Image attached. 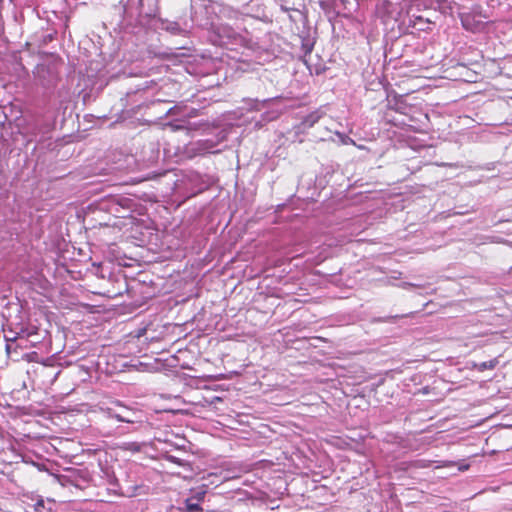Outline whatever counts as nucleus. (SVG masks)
Here are the masks:
<instances>
[{"instance_id": "1", "label": "nucleus", "mask_w": 512, "mask_h": 512, "mask_svg": "<svg viewBox=\"0 0 512 512\" xmlns=\"http://www.w3.org/2000/svg\"><path fill=\"white\" fill-rule=\"evenodd\" d=\"M415 0H379L377 13L383 19L398 21L405 12L407 15L412 11Z\"/></svg>"}, {"instance_id": "2", "label": "nucleus", "mask_w": 512, "mask_h": 512, "mask_svg": "<svg viewBox=\"0 0 512 512\" xmlns=\"http://www.w3.org/2000/svg\"><path fill=\"white\" fill-rule=\"evenodd\" d=\"M461 22L466 30L473 33L482 31L485 26L484 22L477 20L475 15L469 13L461 16Z\"/></svg>"}, {"instance_id": "3", "label": "nucleus", "mask_w": 512, "mask_h": 512, "mask_svg": "<svg viewBox=\"0 0 512 512\" xmlns=\"http://www.w3.org/2000/svg\"><path fill=\"white\" fill-rule=\"evenodd\" d=\"M498 363H499L498 359L494 358L489 361H485V362H481V363H473L472 368L479 372H483L485 370H493L498 365Z\"/></svg>"}, {"instance_id": "4", "label": "nucleus", "mask_w": 512, "mask_h": 512, "mask_svg": "<svg viewBox=\"0 0 512 512\" xmlns=\"http://www.w3.org/2000/svg\"><path fill=\"white\" fill-rule=\"evenodd\" d=\"M409 26L416 28L418 30H425L422 24H429V20H425L422 16H417L415 14H409Z\"/></svg>"}, {"instance_id": "5", "label": "nucleus", "mask_w": 512, "mask_h": 512, "mask_svg": "<svg viewBox=\"0 0 512 512\" xmlns=\"http://www.w3.org/2000/svg\"><path fill=\"white\" fill-rule=\"evenodd\" d=\"M321 118V115L315 111L307 115L304 120L302 121V124L307 127H312L314 124H316L319 119Z\"/></svg>"}, {"instance_id": "6", "label": "nucleus", "mask_w": 512, "mask_h": 512, "mask_svg": "<svg viewBox=\"0 0 512 512\" xmlns=\"http://www.w3.org/2000/svg\"><path fill=\"white\" fill-rule=\"evenodd\" d=\"M186 508L189 512L202 510L201 506L198 503H192L190 499L186 500Z\"/></svg>"}, {"instance_id": "7", "label": "nucleus", "mask_w": 512, "mask_h": 512, "mask_svg": "<svg viewBox=\"0 0 512 512\" xmlns=\"http://www.w3.org/2000/svg\"><path fill=\"white\" fill-rule=\"evenodd\" d=\"M431 464V461H428V460H417V461H414L413 463H411V466L412 467H416V468H428Z\"/></svg>"}, {"instance_id": "8", "label": "nucleus", "mask_w": 512, "mask_h": 512, "mask_svg": "<svg viewBox=\"0 0 512 512\" xmlns=\"http://www.w3.org/2000/svg\"><path fill=\"white\" fill-rule=\"evenodd\" d=\"M40 507H44V502L43 500H40L36 503L35 505V511H39L40 510Z\"/></svg>"}, {"instance_id": "9", "label": "nucleus", "mask_w": 512, "mask_h": 512, "mask_svg": "<svg viewBox=\"0 0 512 512\" xmlns=\"http://www.w3.org/2000/svg\"><path fill=\"white\" fill-rule=\"evenodd\" d=\"M115 417H116V419H117L118 421H121V422H129L128 420H125L124 418H122L120 415H116Z\"/></svg>"}, {"instance_id": "10", "label": "nucleus", "mask_w": 512, "mask_h": 512, "mask_svg": "<svg viewBox=\"0 0 512 512\" xmlns=\"http://www.w3.org/2000/svg\"><path fill=\"white\" fill-rule=\"evenodd\" d=\"M203 495H204V493L199 494L198 495V500H202L203 499Z\"/></svg>"}, {"instance_id": "11", "label": "nucleus", "mask_w": 512, "mask_h": 512, "mask_svg": "<svg viewBox=\"0 0 512 512\" xmlns=\"http://www.w3.org/2000/svg\"><path fill=\"white\" fill-rule=\"evenodd\" d=\"M6 350H7V352H9V350H10V345L9 344H7Z\"/></svg>"}, {"instance_id": "12", "label": "nucleus", "mask_w": 512, "mask_h": 512, "mask_svg": "<svg viewBox=\"0 0 512 512\" xmlns=\"http://www.w3.org/2000/svg\"><path fill=\"white\" fill-rule=\"evenodd\" d=\"M3 1H4V0H0V8L2 7V3H3ZM10 1L12 2L13 0H10Z\"/></svg>"}]
</instances>
